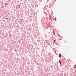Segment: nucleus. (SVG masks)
<instances>
[{
  "mask_svg": "<svg viewBox=\"0 0 76 76\" xmlns=\"http://www.w3.org/2000/svg\"><path fill=\"white\" fill-rule=\"evenodd\" d=\"M59 62H60V60H59Z\"/></svg>",
  "mask_w": 76,
  "mask_h": 76,
  "instance_id": "5",
  "label": "nucleus"
},
{
  "mask_svg": "<svg viewBox=\"0 0 76 76\" xmlns=\"http://www.w3.org/2000/svg\"><path fill=\"white\" fill-rule=\"evenodd\" d=\"M53 33H54V31H53Z\"/></svg>",
  "mask_w": 76,
  "mask_h": 76,
  "instance_id": "6",
  "label": "nucleus"
},
{
  "mask_svg": "<svg viewBox=\"0 0 76 76\" xmlns=\"http://www.w3.org/2000/svg\"><path fill=\"white\" fill-rule=\"evenodd\" d=\"M56 20V19H55V20Z\"/></svg>",
  "mask_w": 76,
  "mask_h": 76,
  "instance_id": "8",
  "label": "nucleus"
},
{
  "mask_svg": "<svg viewBox=\"0 0 76 76\" xmlns=\"http://www.w3.org/2000/svg\"><path fill=\"white\" fill-rule=\"evenodd\" d=\"M54 42H56L55 41V40H54Z\"/></svg>",
  "mask_w": 76,
  "mask_h": 76,
  "instance_id": "4",
  "label": "nucleus"
},
{
  "mask_svg": "<svg viewBox=\"0 0 76 76\" xmlns=\"http://www.w3.org/2000/svg\"><path fill=\"white\" fill-rule=\"evenodd\" d=\"M5 71H6V69L5 70Z\"/></svg>",
  "mask_w": 76,
  "mask_h": 76,
  "instance_id": "10",
  "label": "nucleus"
},
{
  "mask_svg": "<svg viewBox=\"0 0 76 76\" xmlns=\"http://www.w3.org/2000/svg\"><path fill=\"white\" fill-rule=\"evenodd\" d=\"M18 2H19V1H18Z\"/></svg>",
  "mask_w": 76,
  "mask_h": 76,
  "instance_id": "13",
  "label": "nucleus"
},
{
  "mask_svg": "<svg viewBox=\"0 0 76 76\" xmlns=\"http://www.w3.org/2000/svg\"><path fill=\"white\" fill-rule=\"evenodd\" d=\"M59 57H61V54H59Z\"/></svg>",
  "mask_w": 76,
  "mask_h": 76,
  "instance_id": "1",
  "label": "nucleus"
},
{
  "mask_svg": "<svg viewBox=\"0 0 76 76\" xmlns=\"http://www.w3.org/2000/svg\"><path fill=\"white\" fill-rule=\"evenodd\" d=\"M15 51H18V50H15Z\"/></svg>",
  "mask_w": 76,
  "mask_h": 76,
  "instance_id": "3",
  "label": "nucleus"
},
{
  "mask_svg": "<svg viewBox=\"0 0 76 76\" xmlns=\"http://www.w3.org/2000/svg\"><path fill=\"white\" fill-rule=\"evenodd\" d=\"M60 64H61V62H60Z\"/></svg>",
  "mask_w": 76,
  "mask_h": 76,
  "instance_id": "7",
  "label": "nucleus"
},
{
  "mask_svg": "<svg viewBox=\"0 0 76 76\" xmlns=\"http://www.w3.org/2000/svg\"><path fill=\"white\" fill-rule=\"evenodd\" d=\"M74 67L75 68H76V65H75L74 66Z\"/></svg>",
  "mask_w": 76,
  "mask_h": 76,
  "instance_id": "2",
  "label": "nucleus"
},
{
  "mask_svg": "<svg viewBox=\"0 0 76 76\" xmlns=\"http://www.w3.org/2000/svg\"><path fill=\"white\" fill-rule=\"evenodd\" d=\"M7 19V18H6V19Z\"/></svg>",
  "mask_w": 76,
  "mask_h": 76,
  "instance_id": "9",
  "label": "nucleus"
},
{
  "mask_svg": "<svg viewBox=\"0 0 76 76\" xmlns=\"http://www.w3.org/2000/svg\"><path fill=\"white\" fill-rule=\"evenodd\" d=\"M6 6H7V4L6 5Z\"/></svg>",
  "mask_w": 76,
  "mask_h": 76,
  "instance_id": "12",
  "label": "nucleus"
},
{
  "mask_svg": "<svg viewBox=\"0 0 76 76\" xmlns=\"http://www.w3.org/2000/svg\"><path fill=\"white\" fill-rule=\"evenodd\" d=\"M9 13H8V15H9Z\"/></svg>",
  "mask_w": 76,
  "mask_h": 76,
  "instance_id": "11",
  "label": "nucleus"
}]
</instances>
